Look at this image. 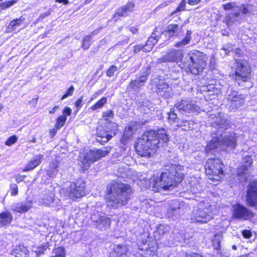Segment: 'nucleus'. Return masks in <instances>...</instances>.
Instances as JSON below:
<instances>
[{
    "label": "nucleus",
    "instance_id": "23",
    "mask_svg": "<svg viewBox=\"0 0 257 257\" xmlns=\"http://www.w3.org/2000/svg\"><path fill=\"white\" fill-rule=\"evenodd\" d=\"M181 31V28H179L178 25L170 24L167 27L166 31L162 33L161 36H168L169 38H170L173 36H178Z\"/></svg>",
    "mask_w": 257,
    "mask_h": 257
},
{
    "label": "nucleus",
    "instance_id": "13",
    "mask_svg": "<svg viewBox=\"0 0 257 257\" xmlns=\"http://www.w3.org/2000/svg\"><path fill=\"white\" fill-rule=\"evenodd\" d=\"M175 106L182 113H198L200 108L198 105L194 104L192 100L188 99H181L178 101Z\"/></svg>",
    "mask_w": 257,
    "mask_h": 257
},
{
    "label": "nucleus",
    "instance_id": "35",
    "mask_svg": "<svg viewBox=\"0 0 257 257\" xmlns=\"http://www.w3.org/2000/svg\"><path fill=\"white\" fill-rule=\"evenodd\" d=\"M222 8L225 11L233 10V11H240V9L236 5L235 2L227 3L222 5Z\"/></svg>",
    "mask_w": 257,
    "mask_h": 257
},
{
    "label": "nucleus",
    "instance_id": "59",
    "mask_svg": "<svg viewBox=\"0 0 257 257\" xmlns=\"http://www.w3.org/2000/svg\"><path fill=\"white\" fill-rule=\"evenodd\" d=\"M242 235L246 238H249L251 236V232L249 230H244L242 231Z\"/></svg>",
    "mask_w": 257,
    "mask_h": 257
},
{
    "label": "nucleus",
    "instance_id": "38",
    "mask_svg": "<svg viewBox=\"0 0 257 257\" xmlns=\"http://www.w3.org/2000/svg\"><path fill=\"white\" fill-rule=\"evenodd\" d=\"M107 102V98L103 97L99 101H98L94 105L91 107L93 110H96L101 108Z\"/></svg>",
    "mask_w": 257,
    "mask_h": 257
},
{
    "label": "nucleus",
    "instance_id": "62",
    "mask_svg": "<svg viewBox=\"0 0 257 257\" xmlns=\"http://www.w3.org/2000/svg\"><path fill=\"white\" fill-rule=\"evenodd\" d=\"M168 118L169 119L174 120L177 118L176 114L171 111L168 113Z\"/></svg>",
    "mask_w": 257,
    "mask_h": 257
},
{
    "label": "nucleus",
    "instance_id": "45",
    "mask_svg": "<svg viewBox=\"0 0 257 257\" xmlns=\"http://www.w3.org/2000/svg\"><path fill=\"white\" fill-rule=\"evenodd\" d=\"M141 85L139 84L138 82V81L137 80V79L135 80H132L130 84H129L128 86V88H132L134 89L135 90H138Z\"/></svg>",
    "mask_w": 257,
    "mask_h": 257
},
{
    "label": "nucleus",
    "instance_id": "60",
    "mask_svg": "<svg viewBox=\"0 0 257 257\" xmlns=\"http://www.w3.org/2000/svg\"><path fill=\"white\" fill-rule=\"evenodd\" d=\"M187 2V4L189 6H195L199 4L201 0H186Z\"/></svg>",
    "mask_w": 257,
    "mask_h": 257
},
{
    "label": "nucleus",
    "instance_id": "21",
    "mask_svg": "<svg viewBox=\"0 0 257 257\" xmlns=\"http://www.w3.org/2000/svg\"><path fill=\"white\" fill-rule=\"evenodd\" d=\"M221 145L219 141V139L218 137L213 138L209 143L206 145L205 148V152L206 153L209 154L211 153V151H215V150L220 151L223 150L221 148Z\"/></svg>",
    "mask_w": 257,
    "mask_h": 257
},
{
    "label": "nucleus",
    "instance_id": "5",
    "mask_svg": "<svg viewBox=\"0 0 257 257\" xmlns=\"http://www.w3.org/2000/svg\"><path fill=\"white\" fill-rule=\"evenodd\" d=\"M213 206L202 201L192 212V219L199 223H206L213 217Z\"/></svg>",
    "mask_w": 257,
    "mask_h": 257
},
{
    "label": "nucleus",
    "instance_id": "30",
    "mask_svg": "<svg viewBox=\"0 0 257 257\" xmlns=\"http://www.w3.org/2000/svg\"><path fill=\"white\" fill-rule=\"evenodd\" d=\"M113 250L117 257L127 255V249L125 245H116L114 246Z\"/></svg>",
    "mask_w": 257,
    "mask_h": 257
},
{
    "label": "nucleus",
    "instance_id": "8",
    "mask_svg": "<svg viewBox=\"0 0 257 257\" xmlns=\"http://www.w3.org/2000/svg\"><path fill=\"white\" fill-rule=\"evenodd\" d=\"M224 165L219 159H208L205 167L206 173L213 177L210 178L211 180L218 181L224 175Z\"/></svg>",
    "mask_w": 257,
    "mask_h": 257
},
{
    "label": "nucleus",
    "instance_id": "11",
    "mask_svg": "<svg viewBox=\"0 0 257 257\" xmlns=\"http://www.w3.org/2000/svg\"><path fill=\"white\" fill-rule=\"evenodd\" d=\"M254 216V213L246 207L237 203L232 206V217L238 220H249Z\"/></svg>",
    "mask_w": 257,
    "mask_h": 257
},
{
    "label": "nucleus",
    "instance_id": "6",
    "mask_svg": "<svg viewBox=\"0 0 257 257\" xmlns=\"http://www.w3.org/2000/svg\"><path fill=\"white\" fill-rule=\"evenodd\" d=\"M111 149V147H107L102 149L89 150L86 152L80 160L79 165L81 169L83 170H87L91 164L108 155Z\"/></svg>",
    "mask_w": 257,
    "mask_h": 257
},
{
    "label": "nucleus",
    "instance_id": "58",
    "mask_svg": "<svg viewBox=\"0 0 257 257\" xmlns=\"http://www.w3.org/2000/svg\"><path fill=\"white\" fill-rule=\"evenodd\" d=\"M72 112L71 109L69 107H66L63 111V115H67L69 116L71 115Z\"/></svg>",
    "mask_w": 257,
    "mask_h": 257
},
{
    "label": "nucleus",
    "instance_id": "12",
    "mask_svg": "<svg viewBox=\"0 0 257 257\" xmlns=\"http://www.w3.org/2000/svg\"><path fill=\"white\" fill-rule=\"evenodd\" d=\"M183 57V50L171 49L166 52L157 60V62L162 63L163 62H177L181 60Z\"/></svg>",
    "mask_w": 257,
    "mask_h": 257
},
{
    "label": "nucleus",
    "instance_id": "28",
    "mask_svg": "<svg viewBox=\"0 0 257 257\" xmlns=\"http://www.w3.org/2000/svg\"><path fill=\"white\" fill-rule=\"evenodd\" d=\"M191 32L188 30L186 32L185 37L180 41L176 43L174 46L179 48H183L185 45L189 44L191 39Z\"/></svg>",
    "mask_w": 257,
    "mask_h": 257
},
{
    "label": "nucleus",
    "instance_id": "18",
    "mask_svg": "<svg viewBox=\"0 0 257 257\" xmlns=\"http://www.w3.org/2000/svg\"><path fill=\"white\" fill-rule=\"evenodd\" d=\"M32 206L31 201L16 202L12 205V210L15 212L23 213L27 212Z\"/></svg>",
    "mask_w": 257,
    "mask_h": 257
},
{
    "label": "nucleus",
    "instance_id": "14",
    "mask_svg": "<svg viewBox=\"0 0 257 257\" xmlns=\"http://www.w3.org/2000/svg\"><path fill=\"white\" fill-rule=\"evenodd\" d=\"M91 220L95 223L97 229L100 230L106 229L111 224V219L101 212H94L91 215Z\"/></svg>",
    "mask_w": 257,
    "mask_h": 257
},
{
    "label": "nucleus",
    "instance_id": "1",
    "mask_svg": "<svg viewBox=\"0 0 257 257\" xmlns=\"http://www.w3.org/2000/svg\"><path fill=\"white\" fill-rule=\"evenodd\" d=\"M183 170V167L181 165H172L170 170L163 172L160 177L154 175L145 180L146 187H152L153 190L157 192L170 190L182 181Z\"/></svg>",
    "mask_w": 257,
    "mask_h": 257
},
{
    "label": "nucleus",
    "instance_id": "20",
    "mask_svg": "<svg viewBox=\"0 0 257 257\" xmlns=\"http://www.w3.org/2000/svg\"><path fill=\"white\" fill-rule=\"evenodd\" d=\"M60 200L54 198V194L52 192L44 194L41 203L46 206H56L59 205Z\"/></svg>",
    "mask_w": 257,
    "mask_h": 257
},
{
    "label": "nucleus",
    "instance_id": "54",
    "mask_svg": "<svg viewBox=\"0 0 257 257\" xmlns=\"http://www.w3.org/2000/svg\"><path fill=\"white\" fill-rule=\"evenodd\" d=\"M83 97L81 96L75 103V106L77 108L76 111H75V113H77L79 110V108L82 107V103L83 101Z\"/></svg>",
    "mask_w": 257,
    "mask_h": 257
},
{
    "label": "nucleus",
    "instance_id": "32",
    "mask_svg": "<svg viewBox=\"0 0 257 257\" xmlns=\"http://www.w3.org/2000/svg\"><path fill=\"white\" fill-rule=\"evenodd\" d=\"M233 47V46L231 44H227L226 46L223 47L222 50L225 51L226 54L230 52H232L240 56L241 53V50L239 48L234 49Z\"/></svg>",
    "mask_w": 257,
    "mask_h": 257
},
{
    "label": "nucleus",
    "instance_id": "27",
    "mask_svg": "<svg viewBox=\"0 0 257 257\" xmlns=\"http://www.w3.org/2000/svg\"><path fill=\"white\" fill-rule=\"evenodd\" d=\"M239 11H237L233 13H229L226 15L224 22L228 27L232 25L235 22L237 21L238 17L239 16Z\"/></svg>",
    "mask_w": 257,
    "mask_h": 257
},
{
    "label": "nucleus",
    "instance_id": "26",
    "mask_svg": "<svg viewBox=\"0 0 257 257\" xmlns=\"http://www.w3.org/2000/svg\"><path fill=\"white\" fill-rule=\"evenodd\" d=\"M161 83H163L162 87L160 84L157 86V93L166 98L169 97L172 94L171 89L167 83L163 82Z\"/></svg>",
    "mask_w": 257,
    "mask_h": 257
},
{
    "label": "nucleus",
    "instance_id": "19",
    "mask_svg": "<svg viewBox=\"0 0 257 257\" xmlns=\"http://www.w3.org/2000/svg\"><path fill=\"white\" fill-rule=\"evenodd\" d=\"M135 8V3L128 2L126 4L117 10L114 14V17H126L130 13L134 11Z\"/></svg>",
    "mask_w": 257,
    "mask_h": 257
},
{
    "label": "nucleus",
    "instance_id": "43",
    "mask_svg": "<svg viewBox=\"0 0 257 257\" xmlns=\"http://www.w3.org/2000/svg\"><path fill=\"white\" fill-rule=\"evenodd\" d=\"M98 137L100 138V139H97L98 142H107L111 139L112 136L104 133L102 134H100V136H98Z\"/></svg>",
    "mask_w": 257,
    "mask_h": 257
},
{
    "label": "nucleus",
    "instance_id": "15",
    "mask_svg": "<svg viewBox=\"0 0 257 257\" xmlns=\"http://www.w3.org/2000/svg\"><path fill=\"white\" fill-rule=\"evenodd\" d=\"M246 201L249 206L257 207V181H253L248 184Z\"/></svg>",
    "mask_w": 257,
    "mask_h": 257
},
{
    "label": "nucleus",
    "instance_id": "9",
    "mask_svg": "<svg viewBox=\"0 0 257 257\" xmlns=\"http://www.w3.org/2000/svg\"><path fill=\"white\" fill-rule=\"evenodd\" d=\"M85 183L82 180L72 182L66 189L65 195L72 200H76L85 195Z\"/></svg>",
    "mask_w": 257,
    "mask_h": 257
},
{
    "label": "nucleus",
    "instance_id": "63",
    "mask_svg": "<svg viewBox=\"0 0 257 257\" xmlns=\"http://www.w3.org/2000/svg\"><path fill=\"white\" fill-rule=\"evenodd\" d=\"M25 178V176L24 175H18L16 178V181L17 183H19L23 181Z\"/></svg>",
    "mask_w": 257,
    "mask_h": 257
},
{
    "label": "nucleus",
    "instance_id": "36",
    "mask_svg": "<svg viewBox=\"0 0 257 257\" xmlns=\"http://www.w3.org/2000/svg\"><path fill=\"white\" fill-rule=\"evenodd\" d=\"M149 73L150 70L149 68H147L146 72H144V74L137 78V80L138 81V82L141 86H143L146 81L148 79Z\"/></svg>",
    "mask_w": 257,
    "mask_h": 257
},
{
    "label": "nucleus",
    "instance_id": "7",
    "mask_svg": "<svg viewBox=\"0 0 257 257\" xmlns=\"http://www.w3.org/2000/svg\"><path fill=\"white\" fill-rule=\"evenodd\" d=\"M235 71L233 77L239 85L242 82L248 81L251 78V70L248 63L245 60H237Z\"/></svg>",
    "mask_w": 257,
    "mask_h": 257
},
{
    "label": "nucleus",
    "instance_id": "10",
    "mask_svg": "<svg viewBox=\"0 0 257 257\" xmlns=\"http://www.w3.org/2000/svg\"><path fill=\"white\" fill-rule=\"evenodd\" d=\"M226 99L227 105L232 109H236L243 105L245 96L238 91L230 89L227 91Z\"/></svg>",
    "mask_w": 257,
    "mask_h": 257
},
{
    "label": "nucleus",
    "instance_id": "57",
    "mask_svg": "<svg viewBox=\"0 0 257 257\" xmlns=\"http://www.w3.org/2000/svg\"><path fill=\"white\" fill-rule=\"evenodd\" d=\"M213 246L215 249H218L219 244V240L218 237L215 236V238L212 240Z\"/></svg>",
    "mask_w": 257,
    "mask_h": 257
},
{
    "label": "nucleus",
    "instance_id": "2",
    "mask_svg": "<svg viewBox=\"0 0 257 257\" xmlns=\"http://www.w3.org/2000/svg\"><path fill=\"white\" fill-rule=\"evenodd\" d=\"M107 205L116 209L127 203L133 193L131 186L127 184L112 181L107 187Z\"/></svg>",
    "mask_w": 257,
    "mask_h": 257
},
{
    "label": "nucleus",
    "instance_id": "41",
    "mask_svg": "<svg viewBox=\"0 0 257 257\" xmlns=\"http://www.w3.org/2000/svg\"><path fill=\"white\" fill-rule=\"evenodd\" d=\"M55 255L54 257H65V250L63 247H58L54 250Z\"/></svg>",
    "mask_w": 257,
    "mask_h": 257
},
{
    "label": "nucleus",
    "instance_id": "61",
    "mask_svg": "<svg viewBox=\"0 0 257 257\" xmlns=\"http://www.w3.org/2000/svg\"><path fill=\"white\" fill-rule=\"evenodd\" d=\"M250 6H248V5H243L242 6V13L243 14H248L249 13V11L248 10V8Z\"/></svg>",
    "mask_w": 257,
    "mask_h": 257
},
{
    "label": "nucleus",
    "instance_id": "29",
    "mask_svg": "<svg viewBox=\"0 0 257 257\" xmlns=\"http://www.w3.org/2000/svg\"><path fill=\"white\" fill-rule=\"evenodd\" d=\"M25 20V18L21 16L19 19H14L9 24L8 29L10 31H13L16 29L18 27H20Z\"/></svg>",
    "mask_w": 257,
    "mask_h": 257
},
{
    "label": "nucleus",
    "instance_id": "17",
    "mask_svg": "<svg viewBox=\"0 0 257 257\" xmlns=\"http://www.w3.org/2000/svg\"><path fill=\"white\" fill-rule=\"evenodd\" d=\"M154 131V130H152ZM155 136L154 139L158 141V148L163 147L169 140L170 135L168 130L163 128H158L157 131H154Z\"/></svg>",
    "mask_w": 257,
    "mask_h": 257
},
{
    "label": "nucleus",
    "instance_id": "44",
    "mask_svg": "<svg viewBox=\"0 0 257 257\" xmlns=\"http://www.w3.org/2000/svg\"><path fill=\"white\" fill-rule=\"evenodd\" d=\"M18 140V137L16 135L10 137L5 142V145L7 146H11L16 143Z\"/></svg>",
    "mask_w": 257,
    "mask_h": 257
},
{
    "label": "nucleus",
    "instance_id": "3",
    "mask_svg": "<svg viewBox=\"0 0 257 257\" xmlns=\"http://www.w3.org/2000/svg\"><path fill=\"white\" fill-rule=\"evenodd\" d=\"M154 131L145 133L139 138L136 145V150L138 155L142 157H149L154 154L158 149V141L154 139Z\"/></svg>",
    "mask_w": 257,
    "mask_h": 257
},
{
    "label": "nucleus",
    "instance_id": "64",
    "mask_svg": "<svg viewBox=\"0 0 257 257\" xmlns=\"http://www.w3.org/2000/svg\"><path fill=\"white\" fill-rule=\"evenodd\" d=\"M59 108V105H56L49 110V113L53 114L55 112L56 110Z\"/></svg>",
    "mask_w": 257,
    "mask_h": 257
},
{
    "label": "nucleus",
    "instance_id": "16",
    "mask_svg": "<svg viewBox=\"0 0 257 257\" xmlns=\"http://www.w3.org/2000/svg\"><path fill=\"white\" fill-rule=\"evenodd\" d=\"M236 139L235 134L231 133L228 135H224L219 140L222 150H226L227 147L233 149L236 145Z\"/></svg>",
    "mask_w": 257,
    "mask_h": 257
},
{
    "label": "nucleus",
    "instance_id": "22",
    "mask_svg": "<svg viewBox=\"0 0 257 257\" xmlns=\"http://www.w3.org/2000/svg\"><path fill=\"white\" fill-rule=\"evenodd\" d=\"M212 124L217 130V135H221L220 133L227 128L229 123L224 117H219L217 118L215 122Z\"/></svg>",
    "mask_w": 257,
    "mask_h": 257
},
{
    "label": "nucleus",
    "instance_id": "25",
    "mask_svg": "<svg viewBox=\"0 0 257 257\" xmlns=\"http://www.w3.org/2000/svg\"><path fill=\"white\" fill-rule=\"evenodd\" d=\"M13 219L12 213L8 211L0 213V227L10 224Z\"/></svg>",
    "mask_w": 257,
    "mask_h": 257
},
{
    "label": "nucleus",
    "instance_id": "33",
    "mask_svg": "<svg viewBox=\"0 0 257 257\" xmlns=\"http://www.w3.org/2000/svg\"><path fill=\"white\" fill-rule=\"evenodd\" d=\"M137 128L134 127L132 124L128 125L126 127H125V130L124 131L123 137L125 139H127L130 137H131L134 133L136 131Z\"/></svg>",
    "mask_w": 257,
    "mask_h": 257
},
{
    "label": "nucleus",
    "instance_id": "55",
    "mask_svg": "<svg viewBox=\"0 0 257 257\" xmlns=\"http://www.w3.org/2000/svg\"><path fill=\"white\" fill-rule=\"evenodd\" d=\"M142 49L144 51L147 50V49L144 46L141 45H137L134 46V53H137L140 52V50Z\"/></svg>",
    "mask_w": 257,
    "mask_h": 257
},
{
    "label": "nucleus",
    "instance_id": "40",
    "mask_svg": "<svg viewBox=\"0 0 257 257\" xmlns=\"http://www.w3.org/2000/svg\"><path fill=\"white\" fill-rule=\"evenodd\" d=\"M67 120L66 116L64 115H60L59 116L56 120V123L55 125V127L57 130L61 128L65 124L66 121Z\"/></svg>",
    "mask_w": 257,
    "mask_h": 257
},
{
    "label": "nucleus",
    "instance_id": "52",
    "mask_svg": "<svg viewBox=\"0 0 257 257\" xmlns=\"http://www.w3.org/2000/svg\"><path fill=\"white\" fill-rule=\"evenodd\" d=\"M10 192H11V194L12 196H15L18 194V187L16 184H14L11 185Z\"/></svg>",
    "mask_w": 257,
    "mask_h": 257
},
{
    "label": "nucleus",
    "instance_id": "24",
    "mask_svg": "<svg viewBox=\"0 0 257 257\" xmlns=\"http://www.w3.org/2000/svg\"><path fill=\"white\" fill-rule=\"evenodd\" d=\"M43 158V156L42 155H38L34 156L32 160L30 161L26 165L25 168L23 169V172L33 170L41 164Z\"/></svg>",
    "mask_w": 257,
    "mask_h": 257
},
{
    "label": "nucleus",
    "instance_id": "37",
    "mask_svg": "<svg viewBox=\"0 0 257 257\" xmlns=\"http://www.w3.org/2000/svg\"><path fill=\"white\" fill-rule=\"evenodd\" d=\"M149 73L150 70L149 68H147L146 72H144V74L137 78V80L138 81V82L141 86H143L146 81L148 79Z\"/></svg>",
    "mask_w": 257,
    "mask_h": 257
},
{
    "label": "nucleus",
    "instance_id": "34",
    "mask_svg": "<svg viewBox=\"0 0 257 257\" xmlns=\"http://www.w3.org/2000/svg\"><path fill=\"white\" fill-rule=\"evenodd\" d=\"M237 173L238 176L240 177L239 179L240 181L245 180L247 177L248 168L244 167L243 166L237 169Z\"/></svg>",
    "mask_w": 257,
    "mask_h": 257
},
{
    "label": "nucleus",
    "instance_id": "31",
    "mask_svg": "<svg viewBox=\"0 0 257 257\" xmlns=\"http://www.w3.org/2000/svg\"><path fill=\"white\" fill-rule=\"evenodd\" d=\"M98 33L97 30L94 31L91 35L86 36L83 39L82 43V47L85 49L87 50L88 49L91 44H90V40L92 38V35H94Z\"/></svg>",
    "mask_w": 257,
    "mask_h": 257
},
{
    "label": "nucleus",
    "instance_id": "47",
    "mask_svg": "<svg viewBox=\"0 0 257 257\" xmlns=\"http://www.w3.org/2000/svg\"><path fill=\"white\" fill-rule=\"evenodd\" d=\"M17 3V0H11L6 1L1 4V7L4 9L9 8Z\"/></svg>",
    "mask_w": 257,
    "mask_h": 257
},
{
    "label": "nucleus",
    "instance_id": "46",
    "mask_svg": "<svg viewBox=\"0 0 257 257\" xmlns=\"http://www.w3.org/2000/svg\"><path fill=\"white\" fill-rule=\"evenodd\" d=\"M184 124L181 125L183 127L182 129L184 130H188L190 128H193L194 125V123L192 121H185Z\"/></svg>",
    "mask_w": 257,
    "mask_h": 257
},
{
    "label": "nucleus",
    "instance_id": "42",
    "mask_svg": "<svg viewBox=\"0 0 257 257\" xmlns=\"http://www.w3.org/2000/svg\"><path fill=\"white\" fill-rule=\"evenodd\" d=\"M187 4L186 0H183L179 4L176 9L173 12V14H176L179 12L184 11L186 10V6Z\"/></svg>",
    "mask_w": 257,
    "mask_h": 257
},
{
    "label": "nucleus",
    "instance_id": "56",
    "mask_svg": "<svg viewBox=\"0 0 257 257\" xmlns=\"http://www.w3.org/2000/svg\"><path fill=\"white\" fill-rule=\"evenodd\" d=\"M59 162L57 160L52 161L49 164V169L57 170Z\"/></svg>",
    "mask_w": 257,
    "mask_h": 257
},
{
    "label": "nucleus",
    "instance_id": "50",
    "mask_svg": "<svg viewBox=\"0 0 257 257\" xmlns=\"http://www.w3.org/2000/svg\"><path fill=\"white\" fill-rule=\"evenodd\" d=\"M74 90V88L73 86H71L66 91L65 94L61 97V100H63L66 98L72 95Z\"/></svg>",
    "mask_w": 257,
    "mask_h": 257
},
{
    "label": "nucleus",
    "instance_id": "49",
    "mask_svg": "<svg viewBox=\"0 0 257 257\" xmlns=\"http://www.w3.org/2000/svg\"><path fill=\"white\" fill-rule=\"evenodd\" d=\"M117 69V68L116 66H111L106 72L107 76L108 77L112 76L114 75V72L116 71Z\"/></svg>",
    "mask_w": 257,
    "mask_h": 257
},
{
    "label": "nucleus",
    "instance_id": "48",
    "mask_svg": "<svg viewBox=\"0 0 257 257\" xmlns=\"http://www.w3.org/2000/svg\"><path fill=\"white\" fill-rule=\"evenodd\" d=\"M243 162L244 163L243 166L244 167H250L252 163V160L249 156H245L243 158Z\"/></svg>",
    "mask_w": 257,
    "mask_h": 257
},
{
    "label": "nucleus",
    "instance_id": "53",
    "mask_svg": "<svg viewBox=\"0 0 257 257\" xmlns=\"http://www.w3.org/2000/svg\"><path fill=\"white\" fill-rule=\"evenodd\" d=\"M58 173V170L48 169L47 170V175L50 178H54L56 176Z\"/></svg>",
    "mask_w": 257,
    "mask_h": 257
},
{
    "label": "nucleus",
    "instance_id": "39",
    "mask_svg": "<svg viewBox=\"0 0 257 257\" xmlns=\"http://www.w3.org/2000/svg\"><path fill=\"white\" fill-rule=\"evenodd\" d=\"M158 40L155 36H151L149 38L146 42V47L148 48L147 49L148 51H150L154 46V45L157 42Z\"/></svg>",
    "mask_w": 257,
    "mask_h": 257
},
{
    "label": "nucleus",
    "instance_id": "4",
    "mask_svg": "<svg viewBox=\"0 0 257 257\" xmlns=\"http://www.w3.org/2000/svg\"><path fill=\"white\" fill-rule=\"evenodd\" d=\"M207 57L205 54L194 50L186 57L184 63L192 74L198 75L207 67Z\"/></svg>",
    "mask_w": 257,
    "mask_h": 257
},
{
    "label": "nucleus",
    "instance_id": "51",
    "mask_svg": "<svg viewBox=\"0 0 257 257\" xmlns=\"http://www.w3.org/2000/svg\"><path fill=\"white\" fill-rule=\"evenodd\" d=\"M114 115L113 112L112 110L109 111H104L102 113V117L107 119V118H113Z\"/></svg>",
    "mask_w": 257,
    "mask_h": 257
}]
</instances>
